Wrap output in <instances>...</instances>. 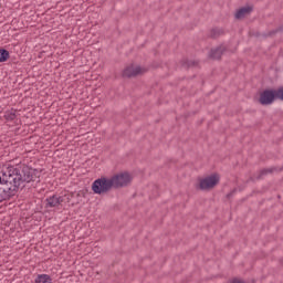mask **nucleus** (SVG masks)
I'll return each mask as SVG.
<instances>
[{
    "instance_id": "f257e3e1",
    "label": "nucleus",
    "mask_w": 283,
    "mask_h": 283,
    "mask_svg": "<svg viewBox=\"0 0 283 283\" xmlns=\"http://www.w3.org/2000/svg\"><path fill=\"white\" fill-rule=\"evenodd\" d=\"M41 178L39 169L25 164L8 165L0 171V202L12 200L20 189Z\"/></svg>"
},
{
    "instance_id": "f03ea898",
    "label": "nucleus",
    "mask_w": 283,
    "mask_h": 283,
    "mask_svg": "<svg viewBox=\"0 0 283 283\" xmlns=\"http://www.w3.org/2000/svg\"><path fill=\"white\" fill-rule=\"evenodd\" d=\"M132 184V176L128 172H122L115 175L113 178L107 179V190L123 189V187H129Z\"/></svg>"
},
{
    "instance_id": "7ed1b4c3",
    "label": "nucleus",
    "mask_w": 283,
    "mask_h": 283,
    "mask_svg": "<svg viewBox=\"0 0 283 283\" xmlns=\"http://www.w3.org/2000/svg\"><path fill=\"white\" fill-rule=\"evenodd\" d=\"M280 88L265 90L260 94L259 103L261 105H273L275 99L280 101Z\"/></svg>"
},
{
    "instance_id": "20e7f679",
    "label": "nucleus",
    "mask_w": 283,
    "mask_h": 283,
    "mask_svg": "<svg viewBox=\"0 0 283 283\" xmlns=\"http://www.w3.org/2000/svg\"><path fill=\"white\" fill-rule=\"evenodd\" d=\"M220 182V177L218 175H211L203 179H200L199 181V189L201 191H209L210 189H213Z\"/></svg>"
},
{
    "instance_id": "39448f33",
    "label": "nucleus",
    "mask_w": 283,
    "mask_h": 283,
    "mask_svg": "<svg viewBox=\"0 0 283 283\" xmlns=\"http://www.w3.org/2000/svg\"><path fill=\"white\" fill-rule=\"evenodd\" d=\"M92 191L97 196H103V193H107V177L96 179L92 184Z\"/></svg>"
},
{
    "instance_id": "423d86ee",
    "label": "nucleus",
    "mask_w": 283,
    "mask_h": 283,
    "mask_svg": "<svg viewBox=\"0 0 283 283\" xmlns=\"http://www.w3.org/2000/svg\"><path fill=\"white\" fill-rule=\"evenodd\" d=\"M143 72H145L143 67L132 64L124 70L123 76L125 78H132V76H138V74H143Z\"/></svg>"
},
{
    "instance_id": "0eeeda50",
    "label": "nucleus",
    "mask_w": 283,
    "mask_h": 283,
    "mask_svg": "<svg viewBox=\"0 0 283 283\" xmlns=\"http://www.w3.org/2000/svg\"><path fill=\"white\" fill-rule=\"evenodd\" d=\"M64 198L59 195H53L45 199V208L46 209H54L56 207H60L62 202H64Z\"/></svg>"
},
{
    "instance_id": "6e6552de",
    "label": "nucleus",
    "mask_w": 283,
    "mask_h": 283,
    "mask_svg": "<svg viewBox=\"0 0 283 283\" xmlns=\"http://www.w3.org/2000/svg\"><path fill=\"white\" fill-rule=\"evenodd\" d=\"M227 52V48L224 45H220L217 49H212L210 52L211 59H216L217 61L222 59V55Z\"/></svg>"
},
{
    "instance_id": "1a4fd4ad",
    "label": "nucleus",
    "mask_w": 283,
    "mask_h": 283,
    "mask_svg": "<svg viewBox=\"0 0 283 283\" xmlns=\"http://www.w3.org/2000/svg\"><path fill=\"white\" fill-rule=\"evenodd\" d=\"M252 10L251 7H243L235 12L234 17L235 19H244L248 14H251Z\"/></svg>"
},
{
    "instance_id": "9d476101",
    "label": "nucleus",
    "mask_w": 283,
    "mask_h": 283,
    "mask_svg": "<svg viewBox=\"0 0 283 283\" xmlns=\"http://www.w3.org/2000/svg\"><path fill=\"white\" fill-rule=\"evenodd\" d=\"M34 283H53L50 274H38L34 279Z\"/></svg>"
},
{
    "instance_id": "9b49d317",
    "label": "nucleus",
    "mask_w": 283,
    "mask_h": 283,
    "mask_svg": "<svg viewBox=\"0 0 283 283\" xmlns=\"http://www.w3.org/2000/svg\"><path fill=\"white\" fill-rule=\"evenodd\" d=\"M10 59V51L6 49H0V63H6Z\"/></svg>"
},
{
    "instance_id": "f8f14e48",
    "label": "nucleus",
    "mask_w": 283,
    "mask_h": 283,
    "mask_svg": "<svg viewBox=\"0 0 283 283\" xmlns=\"http://www.w3.org/2000/svg\"><path fill=\"white\" fill-rule=\"evenodd\" d=\"M275 171V168H265L262 169L259 174V176L256 177V180H260L263 176H269V174H273Z\"/></svg>"
},
{
    "instance_id": "ddd939ff",
    "label": "nucleus",
    "mask_w": 283,
    "mask_h": 283,
    "mask_svg": "<svg viewBox=\"0 0 283 283\" xmlns=\"http://www.w3.org/2000/svg\"><path fill=\"white\" fill-rule=\"evenodd\" d=\"M223 32H224V31H223L222 29H220V28H214V29L211 30L210 36H211V39H218V36L222 35Z\"/></svg>"
},
{
    "instance_id": "4468645a",
    "label": "nucleus",
    "mask_w": 283,
    "mask_h": 283,
    "mask_svg": "<svg viewBox=\"0 0 283 283\" xmlns=\"http://www.w3.org/2000/svg\"><path fill=\"white\" fill-rule=\"evenodd\" d=\"M198 62L196 61H189V60H184L182 61V66L184 67H195V65H197Z\"/></svg>"
},
{
    "instance_id": "2eb2a0df",
    "label": "nucleus",
    "mask_w": 283,
    "mask_h": 283,
    "mask_svg": "<svg viewBox=\"0 0 283 283\" xmlns=\"http://www.w3.org/2000/svg\"><path fill=\"white\" fill-rule=\"evenodd\" d=\"M283 27L277 28L276 30L270 31L265 36H273L274 34H277V32H282Z\"/></svg>"
},
{
    "instance_id": "dca6fc26",
    "label": "nucleus",
    "mask_w": 283,
    "mask_h": 283,
    "mask_svg": "<svg viewBox=\"0 0 283 283\" xmlns=\"http://www.w3.org/2000/svg\"><path fill=\"white\" fill-rule=\"evenodd\" d=\"M280 101H283V86L279 88Z\"/></svg>"
},
{
    "instance_id": "f3484780",
    "label": "nucleus",
    "mask_w": 283,
    "mask_h": 283,
    "mask_svg": "<svg viewBox=\"0 0 283 283\" xmlns=\"http://www.w3.org/2000/svg\"><path fill=\"white\" fill-rule=\"evenodd\" d=\"M9 118H10V120H14V118H17V114L11 113V114L9 115Z\"/></svg>"
},
{
    "instance_id": "a211bd4d",
    "label": "nucleus",
    "mask_w": 283,
    "mask_h": 283,
    "mask_svg": "<svg viewBox=\"0 0 283 283\" xmlns=\"http://www.w3.org/2000/svg\"><path fill=\"white\" fill-rule=\"evenodd\" d=\"M231 283H244V282H242V281H240L238 279H234Z\"/></svg>"
},
{
    "instance_id": "6ab92c4d",
    "label": "nucleus",
    "mask_w": 283,
    "mask_h": 283,
    "mask_svg": "<svg viewBox=\"0 0 283 283\" xmlns=\"http://www.w3.org/2000/svg\"><path fill=\"white\" fill-rule=\"evenodd\" d=\"M233 193H235V190L230 192V193H228V198H231V196H233Z\"/></svg>"
}]
</instances>
